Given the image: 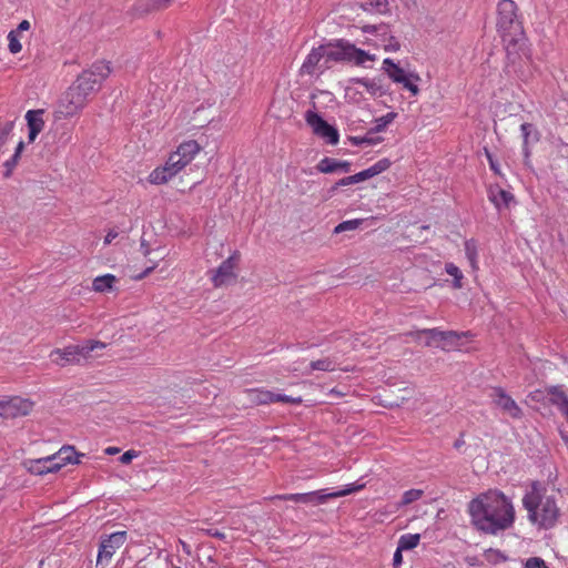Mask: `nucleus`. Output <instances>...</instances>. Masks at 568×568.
Listing matches in <instances>:
<instances>
[{
	"mask_svg": "<svg viewBox=\"0 0 568 568\" xmlns=\"http://www.w3.org/2000/svg\"><path fill=\"white\" fill-rule=\"evenodd\" d=\"M467 511L473 526L489 535L510 528L515 521V508L510 499L497 489H489L473 498Z\"/></svg>",
	"mask_w": 568,
	"mask_h": 568,
	"instance_id": "1",
	"label": "nucleus"
},
{
	"mask_svg": "<svg viewBox=\"0 0 568 568\" xmlns=\"http://www.w3.org/2000/svg\"><path fill=\"white\" fill-rule=\"evenodd\" d=\"M110 73L111 67L105 61H97L90 69L84 70L62 94L54 111L55 118L70 119L80 114L89 97L99 90Z\"/></svg>",
	"mask_w": 568,
	"mask_h": 568,
	"instance_id": "2",
	"label": "nucleus"
},
{
	"mask_svg": "<svg viewBox=\"0 0 568 568\" xmlns=\"http://www.w3.org/2000/svg\"><path fill=\"white\" fill-rule=\"evenodd\" d=\"M517 11L518 7L514 0L498 1L496 27L511 63L529 58L528 40Z\"/></svg>",
	"mask_w": 568,
	"mask_h": 568,
	"instance_id": "3",
	"label": "nucleus"
},
{
	"mask_svg": "<svg viewBox=\"0 0 568 568\" xmlns=\"http://www.w3.org/2000/svg\"><path fill=\"white\" fill-rule=\"evenodd\" d=\"M523 505L528 513L529 521L540 528H552L560 516L555 497L540 495L537 490L526 494Z\"/></svg>",
	"mask_w": 568,
	"mask_h": 568,
	"instance_id": "4",
	"label": "nucleus"
},
{
	"mask_svg": "<svg viewBox=\"0 0 568 568\" xmlns=\"http://www.w3.org/2000/svg\"><path fill=\"white\" fill-rule=\"evenodd\" d=\"M365 33L364 39L361 40V44L372 47L375 50L384 49L388 52H395L399 50L398 40L392 34L390 28L387 24L378 26H364L362 28Z\"/></svg>",
	"mask_w": 568,
	"mask_h": 568,
	"instance_id": "5",
	"label": "nucleus"
},
{
	"mask_svg": "<svg viewBox=\"0 0 568 568\" xmlns=\"http://www.w3.org/2000/svg\"><path fill=\"white\" fill-rule=\"evenodd\" d=\"M244 395L246 396L247 404L251 406L270 405L280 402L294 405L302 403V397L275 394L264 388H247L244 390Z\"/></svg>",
	"mask_w": 568,
	"mask_h": 568,
	"instance_id": "6",
	"label": "nucleus"
},
{
	"mask_svg": "<svg viewBox=\"0 0 568 568\" xmlns=\"http://www.w3.org/2000/svg\"><path fill=\"white\" fill-rule=\"evenodd\" d=\"M126 537V531H115L105 538H102L97 556L95 567L105 568L111 562L116 550L124 545Z\"/></svg>",
	"mask_w": 568,
	"mask_h": 568,
	"instance_id": "7",
	"label": "nucleus"
},
{
	"mask_svg": "<svg viewBox=\"0 0 568 568\" xmlns=\"http://www.w3.org/2000/svg\"><path fill=\"white\" fill-rule=\"evenodd\" d=\"M34 403L29 398L20 396H10L0 398V416L6 418H16L30 414Z\"/></svg>",
	"mask_w": 568,
	"mask_h": 568,
	"instance_id": "8",
	"label": "nucleus"
},
{
	"mask_svg": "<svg viewBox=\"0 0 568 568\" xmlns=\"http://www.w3.org/2000/svg\"><path fill=\"white\" fill-rule=\"evenodd\" d=\"M240 257V252L234 251L217 268L211 271V281L214 287L224 286L236 277L235 270L237 268Z\"/></svg>",
	"mask_w": 568,
	"mask_h": 568,
	"instance_id": "9",
	"label": "nucleus"
},
{
	"mask_svg": "<svg viewBox=\"0 0 568 568\" xmlns=\"http://www.w3.org/2000/svg\"><path fill=\"white\" fill-rule=\"evenodd\" d=\"M306 123L313 129L314 134L324 139L328 144L335 145L338 143V131L328 124L316 112L307 111L305 114Z\"/></svg>",
	"mask_w": 568,
	"mask_h": 568,
	"instance_id": "10",
	"label": "nucleus"
},
{
	"mask_svg": "<svg viewBox=\"0 0 568 568\" xmlns=\"http://www.w3.org/2000/svg\"><path fill=\"white\" fill-rule=\"evenodd\" d=\"M417 335H427L429 339L426 342V346H437L444 351H449L448 344L454 345L462 337L468 333H457L455 331H440L438 328H424L416 333Z\"/></svg>",
	"mask_w": 568,
	"mask_h": 568,
	"instance_id": "11",
	"label": "nucleus"
},
{
	"mask_svg": "<svg viewBox=\"0 0 568 568\" xmlns=\"http://www.w3.org/2000/svg\"><path fill=\"white\" fill-rule=\"evenodd\" d=\"M490 397L493 403L511 418L519 419L523 417L521 408L501 387H495Z\"/></svg>",
	"mask_w": 568,
	"mask_h": 568,
	"instance_id": "12",
	"label": "nucleus"
},
{
	"mask_svg": "<svg viewBox=\"0 0 568 568\" xmlns=\"http://www.w3.org/2000/svg\"><path fill=\"white\" fill-rule=\"evenodd\" d=\"M202 151V146L195 140L182 142L170 156L183 170Z\"/></svg>",
	"mask_w": 568,
	"mask_h": 568,
	"instance_id": "13",
	"label": "nucleus"
},
{
	"mask_svg": "<svg viewBox=\"0 0 568 568\" xmlns=\"http://www.w3.org/2000/svg\"><path fill=\"white\" fill-rule=\"evenodd\" d=\"M181 171H182V169L169 155L164 165L155 168L149 174L148 180L151 184H155V185L165 184Z\"/></svg>",
	"mask_w": 568,
	"mask_h": 568,
	"instance_id": "14",
	"label": "nucleus"
},
{
	"mask_svg": "<svg viewBox=\"0 0 568 568\" xmlns=\"http://www.w3.org/2000/svg\"><path fill=\"white\" fill-rule=\"evenodd\" d=\"M377 55L372 53L369 50L357 48L354 43L347 41L346 47V63H351L356 67H365L367 62H375Z\"/></svg>",
	"mask_w": 568,
	"mask_h": 568,
	"instance_id": "15",
	"label": "nucleus"
},
{
	"mask_svg": "<svg viewBox=\"0 0 568 568\" xmlns=\"http://www.w3.org/2000/svg\"><path fill=\"white\" fill-rule=\"evenodd\" d=\"M71 347L74 353L77 364H80L83 361L93 358L94 356L92 353L104 349L106 344L101 341L89 339L82 344L71 345Z\"/></svg>",
	"mask_w": 568,
	"mask_h": 568,
	"instance_id": "16",
	"label": "nucleus"
},
{
	"mask_svg": "<svg viewBox=\"0 0 568 568\" xmlns=\"http://www.w3.org/2000/svg\"><path fill=\"white\" fill-rule=\"evenodd\" d=\"M520 131L523 135V153L525 160L528 161L531 155L530 146L536 144L540 140V132L538 129L531 123H523L520 125Z\"/></svg>",
	"mask_w": 568,
	"mask_h": 568,
	"instance_id": "17",
	"label": "nucleus"
},
{
	"mask_svg": "<svg viewBox=\"0 0 568 568\" xmlns=\"http://www.w3.org/2000/svg\"><path fill=\"white\" fill-rule=\"evenodd\" d=\"M347 40H336L333 43L322 45L325 50V62H345Z\"/></svg>",
	"mask_w": 568,
	"mask_h": 568,
	"instance_id": "18",
	"label": "nucleus"
},
{
	"mask_svg": "<svg viewBox=\"0 0 568 568\" xmlns=\"http://www.w3.org/2000/svg\"><path fill=\"white\" fill-rule=\"evenodd\" d=\"M325 59V50L322 48V45L317 48H313L310 53L306 55L302 67L301 72L302 74H308L312 75L316 72V70L320 68L321 61Z\"/></svg>",
	"mask_w": 568,
	"mask_h": 568,
	"instance_id": "19",
	"label": "nucleus"
},
{
	"mask_svg": "<svg viewBox=\"0 0 568 568\" xmlns=\"http://www.w3.org/2000/svg\"><path fill=\"white\" fill-rule=\"evenodd\" d=\"M61 469V464H58L53 455L39 458L30 462L29 470L36 475H43L54 473Z\"/></svg>",
	"mask_w": 568,
	"mask_h": 568,
	"instance_id": "20",
	"label": "nucleus"
},
{
	"mask_svg": "<svg viewBox=\"0 0 568 568\" xmlns=\"http://www.w3.org/2000/svg\"><path fill=\"white\" fill-rule=\"evenodd\" d=\"M42 110H30L26 114L28 129H29V141L33 142L38 134L44 128V121L42 119Z\"/></svg>",
	"mask_w": 568,
	"mask_h": 568,
	"instance_id": "21",
	"label": "nucleus"
},
{
	"mask_svg": "<svg viewBox=\"0 0 568 568\" xmlns=\"http://www.w3.org/2000/svg\"><path fill=\"white\" fill-rule=\"evenodd\" d=\"M549 400L565 416L568 423V395L561 386H552L548 389Z\"/></svg>",
	"mask_w": 568,
	"mask_h": 568,
	"instance_id": "22",
	"label": "nucleus"
},
{
	"mask_svg": "<svg viewBox=\"0 0 568 568\" xmlns=\"http://www.w3.org/2000/svg\"><path fill=\"white\" fill-rule=\"evenodd\" d=\"M488 199L497 210H500L503 206L508 207L509 203L514 201V195L499 185H491L488 190Z\"/></svg>",
	"mask_w": 568,
	"mask_h": 568,
	"instance_id": "23",
	"label": "nucleus"
},
{
	"mask_svg": "<svg viewBox=\"0 0 568 568\" xmlns=\"http://www.w3.org/2000/svg\"><path fill=\"white\" fill-rule=\"evenodd\" d=\"M363 488H364L363 484H361V485L349 484V485L346 486V488L337 490V491H333V493H327L326 494L325 490L322 489V490L316 491L317 495L315 496L313 503L323 504L327 499L344 497V496L351 495L353 493L359 491Z\"/></svg>",
	"mask_w": 568,
	"mask_h": 568,
	"instance_id": "24",
	"label": "nucleus"
},
{
	"mask_svg": "<svg viewBox=\"0 0 568 568\" xmlns=\"http://www.w3.org/2000/svg\"><path fill=\"white\" fill-rule=\"evenodd\" d=\"M50 358L54 364L59 366H64L67 364H77L71 345H68L63 348L53 349L50 353Z\"/></svg>",
	"mask_w": 568,
	"mask_h": 568,
	"instance_id": "25",
	"label": "nucleus"
},
{
	"mask_svg": "<svg viewBox=\"0 0 568 568\" xmlns=\"http://www.w3.org/2000/svg\"><path fill=\"white\" fill-rule=\"evenodd\" d=\"M212 106L211 102L201 103L194 111L192 115V121L196 126H204L210 123L212 115Z\"/></svg>",
	"mask_w": 568,
	"mask_h": 568,
	"instance_id": "26",
	"label": "nucleus"
},
{
	"mask_svg": "<svg viewBox=\"0 0 568 568\" xmlns=\"http://www.w3.org/2000/svg\"><path fill=\"white\" fill-rule=\"evenodd\" d=\"M118 278L113 274L97 276L92 282V290L97 293H108L114 290Z\"/></svg>",
	"mask_w": 568,
	"mask_h": 568,
	"instance_id": "27",
	"label": "nucleus"
},
{
	"mask_svg": "<svg viewBox=\"0 0 568 568\" xmlns=\"http://www.w3.org/2000/svg\"><path fill=\"white\" fill-rule=\"evenodd\" d=\"M382 69L394 83L402 82L407 74L403 68L389 58L384 59Z\"/></svg>",
	"mask_w": 568,
	"mask_h": 568,
	"instance_id": "28",
	"label": "nucleus"
},
{
	"mask_svg": "<svg viewBox=\"0 0 568 568\" xmlns=\"http://www.w3.org/2000/svg\"><path fill=\"white\" fill-rule=\"evenodd\" d=\"M82 456L83 455H79L72 446L62 447L58 453L53 454L58 464H61V468L67 464H79V457Z\"/></svg>",
	"mask_w": 568,
	"mask_h": 568,
	"instance_id": "29",
	"label": "nucleus"
},
{
	"mask_svg": "<svg viewBox=\"0 0 568 568\" xmlns=\"http://www.w3.org/2000/svg\"><path fill=\"white\" fill-rule=\"evenodd\" d=\"M390 164H392V162L388 159H386V158L381 159L379 161L374 163L372 166H369L368 169L361 172L363 180L366 181L371 178H374V176L385 172L386 170L389 169Z\"/></svg>",
	"mask_w": 568,
	"mask_h": 568,
	"instance_id": "30",
	"label": "nucleus"
},
{
	"mask_svg": "<svg viewBox=\"0 0 568 568\" xmlns=\"http://www.w3.org/2000/svg\"><path fill=\"white\" fill-rule=\"evenodd\" d=\"M317 493H298V494H284V495H276L271 497V500L280 499V500H290L295 503H302V504H310L314 501L315 496Z\"/></svg>",
	"mask_w": 568,
	"mask_h": 568,
	"instance_id": "31",
	"label": "nucleus"
},
{
	"mask_svg": "<svg viewBox=\"0 0 568 568\" xmlns=\"http://www.w3.org/2000/svg\"><path fill=\"white\" fill-rule=\"evenodd\" d=\"M172 0H138L136 9L140 12H150L166 8Z\"/></svg>",
	"mask_w": 568,
	"mask_h": 568,
	"instance_id": "32",
	"label": "nucleus"
},
{
	"mask_svg": "<svg viewBox=\"0 0 568 568\" xmlns=\"http://www.w3.org/2000/svg\"><path fill=\"white\" fill-rule=\"evenodd\" d=\"M419 81L420 77L417 73L409 72L404 77V80L397 84H400L403 89L409 91L413 97H416L419 94V88L417 85Z\"/></svg>",
	"mask_w": 568,
	"mask_h": 568,
	"instance_id": "33",
	"label": "nucleus"
},
{
	"mask_svg": "<svg viewBox=\"0 0 568 568\" xmlns=\"http://www.w3.org/2000/svg\"><path fill=\"white\" fill-rule=\"evenodd\" d=\"M419 541V534H405L399 537L397 546L399 550H412L418 546Z\"/></svg>",
	"mask_w": 568,
	"mask_h": 568,
	"instance_id": "34",
	"label": "nucleus"
},
{
	"mask_svg": "<svg viewBox=\"0 0 568 568\" xmlns=\"http://www.w3.org/2000/svg\"><path fill=\"white\" fill-rule=\"evenodd\" d=\"M445 271L448 275L453 276L454 288L460 290L463 287V278H464V274L460 271V268L457 265H455L454 263L449 262V263L445 264Z\"/></svg>",
	"mask_w": 568,
	"mask_h": 568,
	"instance_id": "35",
	"label": "nucleus"
},
{
	"mask_svg": "<svg viewBox=\"0 0 568 568\" xmlns=\"http://www.w3.org/2000/svg\"><path fill=\"white\" fill-rule=\"evenodd\" d=\"M313 371L334 372L336 363L329 357L312 361L310 364Z\"/></svg>",
	"mask_w": 568,
	"mask_h": 568,
	"instance_id": "36",
	"label": "nucleus"
},
{
	"mask_svg": "<svg viewBox=\"0 0 568 568\" xmlns=\"http://www.w3.org/2000/svg\"><path fill=\"white\" fill-rule=\"evenodd\" d=\"M317 170L321 173H333L338 171V160L332 158H324L317 164Z\"/></svg>",
	"mask_w": 568,
	"mask_h": 568,
	"instance_id": "37",
	"label": "nucleus"
},
{
	"mask_svg": "<svg viewBox=\"0 0 568 568\" xmlns=\"http://www.w3.org/2000/svg\"><path fill=\"white\" fill-rule=\"evenodd\" d=\"M7 38H8V49L10 51V53L17 54V53L21 52V50H22V44L20 42L21 34L11 30L8 33Z\"/></svg>",
	"mask_w": 568,
	"mask_h": 568,
	"instance_id": "38",
	"label": "nucleus"
},
{
	"mask_svg": "<svg viewBox=\"0 0 568 568\" xmlns=\"http://www.w3.org/2000/svg\"><path fill=\"white\" fill-rule=\"evenodd\" d=\"M465 253L470 263L471 268L474 271H477L478 270L477 250H476V245L473 241H467L465 243Z\"/></svg>",
	"mask_w": 568,
	"mask_h": 568,
	"instance_id": "39",
	"label": "nucleus"
},
{
	"mask_svg": "<svg viewBox=\"0 0 568 568\" xmlns=\"http://www.w3.org/2000/svg\"><path fill=\"white\" fill-rule=\"evenodd\" d=\"M362 222H363V220H361V219L344 221L335 226L334 233L339 234V233H343L346 231L356 230L357 227H359Z\"/></svg>",
	"mask_w": 568,
	"mask_h": 568,
	"instance_id": "40",
	"label": "nucleus"
},
{
	"mask_svg": "<svg viewBox=\"0 0 568 568\" xmlns=\"http://www.w3.org/2000/svg\"><path fill=\"white\" fill-rule=\"evenodd\" d=\"M396 116H397V114L395 112H388L385 115L376 119L375 131L376 132L384 131L386 129V126L395 120Z\"/></svg>",
	"mask_w": 568,
	"mask_h": 568,
	"instance_id": "41",
	"label": "nucleus"
},
{
	"mask_svg": "<svg viewBox=\"0 0 568 568\" xmlns=\"http://www.w3.org/2000/svg\"><path fill=\"white\" fill-rule=\"evenodd\" d=\"M364 6H368L378 13H385L389 8V0H363Z\"/></svg>",
	"mask_w": 568,
	"mask_h": 568,
	"instance_id": "42",
	"label": "nucleus"
},
{
	"mask_svg": "<svg viewBox=\"0 0 568 568\" xmlns=\"http://www.w3.org/2000/svg\"><path fill=\"white\" fill-rule=\"evenodd\" d=\"M424 495L422 489H409L403 494L402 505H409L418 499H420Z\"/></svg>",
	"mask_w": 568,
	"mask_h": 568,
	"instance_id": "43",
	"label": "nucleus"
},
{
	"mask_svg": "<svg viewBox=\"0 0 568 568\" xmlns=\"http://www.w3.org/2000/svg\"><path fill=\"white\" fill-rule=\"evenodd\" d=\"M161 251H162L161 248H158L154 251L156 253V258L155 260L150 258L149 261H150L151 265L148 266L141 275L136 276V278L141 280V278L145 277L146 275H149L158 266V261L165 258L166 254H161Z\"/></svg>",
	"mask_w": 568,
	"mask_h": 568,
	"instance_id": "44",
	"label": "nucleus"
},
{
	"mask_svg": "<svg viewBox=\"0 0 568 568\" xmlns=\"http://www.w3.org/2000/svg\"><path fill=\"white\" fill-rule=\"evenodd\" d=\"M363 181H364L363 176H362L361 172H358V173H356L354 175H349V176L341 179L337 182V185L338 186H347V185L356 184V183H359V182H363Z\"/></svg>",
	"mask_w": 568,
	"mask_h": 568,
	"instance_id": "45",
	"label": "nucleus"
},
{
	"mask_svg": "<svg viewBox=\"0 0 568 568\" xmlns=\"http://www.w3.org/2000/svg\"><path fill=\"white\" fill-rule=\"evenodd\" d=\"M525 568H549L545 560L539 557L528 558L525 562Z\"/></svg>",
	"mask_w": 568,
	"mask_h": 568,
	"instance_id": "46",
	"label": "nucleus"
},
{
	"mask_svg": "<svg viewBox=\"0 0 568 568\" xmlns=\"http://www.w3.org/2000/svg\"><path fill=\"white\" fill-rule=\"evenodd\" d=\"M358 82L371 93H376V91L379 89L377 83L373 80L362 79Z\"/></svg>",
	"mask_w": 568,
	"mask_h": 568,
	"instance_id": "47",
	"label": "nucleus"
},
{
	"mask_svg": "<svg viewBox=\"0 0 568 568\" xmlns=\"http://www.w3.org/2000/svg\"><path fill=\"white\" fill-rule=\"evenodd\" d=\"M139 456V453L133 450V449H130V450H126L121 457H120V462L122 464H130L132 462V459L136 458Z\"/></svg>",
	"mask_w": 568,
	"mask_h": 568,
	"instance_id": "48",
	"label": "nucleus"
},
{
	"mask_svg": "<svg viewBox=\"0 0 568 568\" xmlns=\"http://www.w3.org/2000/svg\"><path fill=\"white\" fill-rule=\"evenodd\" d=\"M368 339L365 334H361L352 339V348L357 349L358 346H366Z\"/></svg>",
	"mask_w": 568,
	"mask_h": 568,
	"instance_id": "49",
	"label": "nucleus"
},
{
	"mask_svg": "<svg viewBox=\"0 0 568 568\" xmlns=\"http://www.w3.org/2000/svg\"><path fill=\"white\" fill-rule=\"evenodd\" d=\"M19 159L11 158L10 160L4 162L6 173L4 175L8 178L11 175L13 169L16 168Z\"/></svg>",
	"mask_w": 568,
	"mask_h": 568,
	"instance_id": "50",
	"label": "nucleus"
},
{
	"mask_svg": "<svg viewBox=\"0 0 568 568\" xmlns=\"http://www.w3.org/2000/svg\"><path fill=\"white\" fill-rule=\"evenodd\" d=\"M486 156H487L490 170H493L496 174H500L498 163L494 160L493 155L487 150H486Z\"/></svg>",
	"mask_w": 568,
	"mask_h": 568,
	"instance_id": "51",
	"label": "nucleus"
},
{
	"mask_svg": "<svg viewBox=\"0 0 568 568\" xmlns=\"http://www.w3.org/2000/svg\"><path fill=\"white\" fill-rule=\"evenodd\" d=\"M403 551L404 550H399V547L397 546L393 557L394 567H399L403 564Z\"/></svg>",
	"mask_w": 568,
	"mask_h": 568,
	"instance_id": "52",
	"label": "nucleus"
},
{
	"mask_svg": "<svg viewBox=\"0 0 568 568\" xmlns=\"http://www.w3.org/2000/svg\"><path fill=\"white\" fill-rule=\"evenodd\" d=\"M31 28V23L28 20H22L13 31L19 34H22L24 31H29Z\"/></svg>",
	"mask_w": 568,
	"mask_h": 568,
	"instance_id": "53",
	"label": "nucleus"
},
{
	"mask_svg": "<svg viewBox=\"0 0 568 568\" xmlns=\"http://www.w3.org/2000/svg\"><path fill=\"white\" fill-rule=\"evenodd\" d=\"M119 233L115 230H110L105 237H104V244L109 245L118 237Z\"/></svg>",
	"mask_w": 568,
	"mask_h": 568,
	"instance_id": "54",
	"label": "nucleus"
},
{
	"mask_svg": "<svg viewBox=\"0 0 568 568\" xmlns=\"http://www.w3.org/2000/svg\"><path fill=\"white\" fill-rule=\"evenodd\" d=\"M206 534L209 536H212V537H215V538H219V539H224L225 538V534L220 531V530H217V529H207Z\"/></svg>",
	"mask_w": 568,
	"mask_h": 568,
	"instance_id": "55",
	"label": "nucleus"
},
{
	"mask_svg": "<svg viewBox=\"0 0 568 568\" xmlns=\"http://www.w3.org/2000/svg\"><path fill=\"white\" fill-rule=\"evenodd\" d=\"M338 171L343 172H349L351 171V163L347 161H338Z\"/></svg>",
	"mask_w": 568,
	"mask_h": 568,
	"instance_id": "56",
	"label": "nucleus"
},
{
	"mask_svg": "<svg viewBox=\"0 0 568 568\" xmlns=\"http://www.w3.org/2000/svg\"><path fill=\"white\" fill-rule=\"evenodd\" d=\"M104 453H105L106 455H111V456H112V455H116V454H119V453H120V448H119V447H115V446H109V447H106V448L104 449Z\"/></svg>",
	"mask_w": 568,
	"mask_h": 568,
	"instance_id": "57",
	"label": "nucleus"
},
{
	"mask_svg": "<svg viewBox=\"0 0 568 568\" xmlns=\"http://www.w3.org/2000/svg\"><path fill=\"white\" fill-rule=\"evenodd\" d=\"M23 148H24V143L22 141H20L18 143V145L16 148V152H14V154L12 156L16 158V159H19Z\"/></svg>",
	"mask_w": 568,
	"mask_h": 568,
	"instance_id": "58",
	"label": "nucleus"
},
{
	"mask_svg": "<svg viewBox=\"0 0 568 568\" xmlns=\"http://www.w3.org/2000/svg\"><path fill=\"white\" fill-rule=\"evenodd\" d=\"M329 394H331V395H334V396H336V397H343V396L345 395L344 393H342V392H341V390H338L337 388H332V389L329 390Z\"/></svg>",
	"mask_w": 568,
	"mask_h": 568,
	"instance_id": "59",
	"label": "nucleus"
},
{
	"mask_svg": "<svg viewBox=\"0 0 568 568\" xmlns=\"http://www.w3.org/2000/svg\"><path fill=\"white\" fill-rule=\"evenodd\" d=\"M562 440L568 445V436L564 433H561Z\"/></svg>",
	"mask_w": 568,
	"mask_h": 568,
	"instance_id": "60",
	"label": "nucleus"
},
{
	"mask_svg": "<svg viewBox=\"0 0 568 568\" xmlns=\"http://www.w3.org/2000/svg\"><path fill=\"white\" fill-rule=\"evenodd\" d=\"M173 568H181V567H173Z\"/></svg>",
	"mask_w": 568,
	"mask_h": 568,
	"instance_id": "61",
	"label": "nucleus"
}]
</instances>
